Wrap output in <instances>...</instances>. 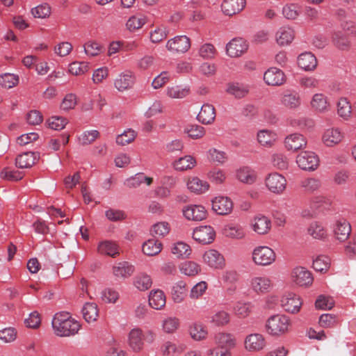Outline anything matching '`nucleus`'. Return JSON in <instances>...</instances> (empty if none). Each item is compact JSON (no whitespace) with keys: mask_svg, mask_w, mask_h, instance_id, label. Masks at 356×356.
Segmentation results:
<instances>
[{"mask_svg":"<svg viewBox=\"0 0 356 356\" xmlns=\"http://www.w3.org/2000/svg\"><path fill=\"white\" fill-rule=\"evenodd\" d=\"M51 323L54 333L61 337L74 336L81 328L79 323L68 312L56 313Z\"/></svg>","mask_w":356,"mask_h":356,"instance_id":"nucleus-1","label":"nucleus"},{"mask_svg":"<svg viewBox=\"0 0 356 356\" xmlns=\"http://www.w3.org/2000/svg\"><path fill=\"white\" fill-rule=\"evenodd\" d=\"M252 261L259 266H267L273 264L276 260L275 251L266 245H258L252 252Z\"/></svg>","mask_w":356,"mask_h":356,"instance_id":"nucleus-2","label":"nucleus"},{"mask_svg":"<svg viewBox=\"0 0 356 356\" xmlns=\"http://www.w3.org/2000/svg\"><path fill=\"white\" fill-rule=\"evenodd\" d=\"M290 325L289 318L282 314L271 316L266 322V330L271 335H280L289 330Z\"/></svg>","mask_w":356,"mask_h":356,"instance_id":"nucleus-3","label":"nucleus"},{"mask_svg":"<svg viewBox=\"0 0 356 356\" xmlns=\"http://www.w3.org/2000/svg\"><path fill=\"white\" fill-rule=\"evenodd\" d=\"M286 178L278 172L270 173L265 178V186L274 194L283 193L286 188Z\"/></svg>","mask_w":356,"mask_h":356,"instance_id":"nucleus-4","label":"nucleus"},{"mask_svg":"<svg viewBox=\"0 0 356 356\" xmlns=\"http://www.w3.org/2000/svg\"><path fill=\"white\" fill-rule=\"evenodd\" d=\"M296 163L303 170L314 171L319 165V159L314 152L304 151L297 156Z\"/></svg>","mask_w":356,"mask_h":356,"instance_id":"nucleus-5","label":"nucleus"},{"mask_svg":"<svg viewBox=\"0 0 356 356\" xmlns=\"http://www.w3.org/2000/svg\"><path fill=\"white\" fill-rule=\"evenodd\" d=\"M165 47L172 54H184L191 47V40L186 35H177L168 40Z\"/></svg>","mask_w":356,"mask_h":356,"instance_id":"nucleus-6","label":"nucleus"},{"mask_svg":"<svg viewBox=\"0 0 356 356\" xmlns=\"http://www.w3.org/2000/svg\"><path fill=\"white\" fill-rule=\"evenodd\" d=\"M251 289L258 295L266 294L273 288L272 280L266 275L252 277L250 280Z\"/></svg>","mask_w":356,"mask_h":356,"instance_id":"nucleus-7","label":"nucleus"},{"mask_svg":"<svg viewBox=\"0 0 356 356\" xmlns=\"http://www.w3.org/2000/svg\"><path fill=\"white\" fill-rule=\"evenodd\" d=\"M212 210L218 215H229L233 209V202L225 196H217L211 201Z\"/></svg>","mask_w":356,"mask_h":356,"instance_id":"nucleus-8","label":"nucleus"},{"mask_svg":"<svg viewBox=\"0 0 356 356\" xmlns=\"http://www.w3.org/2000/svg\"><path fill=\"white\" fill-rule=\"evenodd\" d=\"M302 302L300 297L294 293H286L281 298V306L284 310L289 313L299 312Z\"/></svg>","mask_w":356,"mask_h":356,"instance_id":"nucleus-9","label":"nucleus"},{"mask_svg":"<svg viewBox=\"0 0 356 356\" xmlns=\"http://www.w3.org/2000/svg\"><path fill=\"white\" fill-rule=\"evenodd\" d=\"M216 232L211 226H200L194 229L193 238L200 243L209 244L213 242Z\"/></svg>","mask_w":356,"mask_h":356,"instance_id":"nucleus-10","label":"nucleus"},{"mask_svg":"<svg viewBox=\"0 0 356 356\" xmlns=\"http://www.w3.org/2000/svg\"><path fill=\"white\" fill-rule=\"evenodd\" d=\"M184 216L188 220L201 221L207 217V210L202 205L191 204L183 208Z\"/></svg>","mask_w":356,"mask_h":356,"instance_id":"nucleus-11","label":"nucleus"},{"mask_svg":"<svg viewBox=\"0 0 356 356\" xmlns=\"http://www.w3.org/2000/svg\"><path fill=\"white\" fill-rule=\"evenodd\" d=\"M245 348L250 352H257L266 346L264 337L259 333L248 334L244 341Z\"/></svg>","mask_w":356,"mask_h":356,"instance_id":"nucleus-12","label":"nucleus"},{"mask_svg":"<svg viewBox=\"0 0 356 356\" xmlns=\"http://www.w3.org/2000/svg\"><path fill=\"white\" fill-rule=\"evenodd\" d=\"M264 80L268 86H281L286 81L284 72L276 67H270L264 74Z\"/></svg>","mask_w":356,"mask_h":356,"instance_id":"nucleus-13","label":"nucleus"},{"mask_svg":"<svg viewBox=\"0 0 356 356\" xmlns=\"http://www.w3.org/2000/svg\"><path fill=\"white\" fill-rule=\"evenodd\" d=\"M248 49V44L243 38H234L226 46L227 54L230 57L241 56Z\"/></svg>","mask_w":356,"mask_h":356,"instance_id":"nucleus-14","label":"nucleus"},{"mask_svg":"<svg viewBox=\"0 0 356 356\" xmlns=\"http://www.w3.org/2000/svg\"><path fill=\"white\" fill-rule=\"evenodd\" d=\"M203 261L209 267L215 269L222 268L225 265L223 256L218 251L213 249L204 252Z\"/></svg>","mask_w":356,"mask_h":356,"instance_id":"nucleus-15","label":"nucleus"},{"mask_svg":"<svg viewBox=\"0 0 356 356\" xmlns=\"http://www.w3.org/2000/svg\"><path fill=\"white\" fill-rule=\"evenodd\" d=\"M128 345L136 353L140 352L144 346L143 334L141 329L135 327L128 334Z\"/></svg>","mask_w":356,"mask_h":356,"instance_id":"nucleus-16","label":"nucleus"},{"mask_svg":"<svg viewBox=\"0 0 356 356\" xmlns=\"http://www.w3.org/2000/svg\"><path fill=\"white\" fill-rule=\"evenodd\" d=\"M251 227L257 234L264 235L270 231L271 221L267 216L258 215L252 219Z\"/></svg>","mask_w":356,"mask_h":356,"instance_id":"nucleus-17","label":"nucleus"},{"mask_svg":"<svg viewBox=\"0 0 356 356\" xmlns=\"http://www.w3.org/2000/svg\"><path fill=\"white\" fill-rule=\"evenodd\" d=\"M310 106L314 111L320 113L327 112L330 108L328 98L323 93H315L312 97Z\"/></svg>","mask_w":356,"mask_h":356,"instance_id":"nucleus-18","label":"nucleus"},{"mask_svg":"<svg viewBox=\"0 0 356 356\" xmlns=\"http://www.w3.org/2000/svg\"><path fill=\"white\" fill-rule=\"evenodd\" d=\"M343 134L339 128L327 129L322 136V141L327 147H333L339 144L343 138Z\"/></svg>","mask_w":356,"mask_h":356,"instance_id":"nucleus-19","label":"nucleus"},{"mask_svg":"<svg viewBox=\"0 0 356 356\" xmlns=\"http://www.w3.org/2000/svg\"><path fill=\"white\" fill-rule=\"evenodd\" d=\"M293 281L300 286H308L313 282L312 273L306 268L299 266L293 269Z\"/></svg>","mask_w":356,"mask_h":356,"instance_id":"nucleus-20","label":"nucleus"},{"mask_svg":"<svg viewBox=\"0 0 356 356\" xmlns=\"http://www.w3.org/2000/svg\"><path fill=\"white\" fill-rule=\"evenodd\" d=\"M245 4V0H224L221 4V9L225 15L232 16L241 12Z\"/></svg>","mask_w":356,"mask_h":356,"instance_id":"nucleus-21","label":"nucleus"},{"mask_svg":"<svg viewBox=\"0 0 356 356\" xmlns=\"http://www.w3.org/2000/svg\"><path fill=\"white\" fill-rule=\"evenodd\" d=\"M333 232L335 238L338 241L343 242L348 239L351 232L350 224L345 219L339 220L334 226Z\"/></svg>","mask_w":356,"mask_h":356,"instance_id":"nucleus-22","label":"nucleus"},{"mask_svg":"<svg viewBox=\"0 0 356 356\" xmlns=\"http://www.w3.org/2000/svg\"><path fill=\"white\" fill-rule=\"evenodd\" d=\"M295 38L294 30L288 26L280 27L275 35V40L280 46H286L292 42Z\"/></svg>","mask_w":356,"mask_h":356,"instance_id":"nucleus-23","label":"nucleus"},{"mask_svg":"<svg viewBox=\"0 0 356 356\" xmlns=\"http://www.w3.org/2000/svg\"><path fill=\"white\" fill-rule=\"evenodd\" d=\"M284 143L287 149L296 151L305 147L307 145V141L302 135L292 134L285 138Z\"/></svg>","mask_w":356,"mask_h":356,"instance_id":"nucleus-24","label":"nucleus"},{"mask_svg":"<svg viewBox=\"0 0 356 356\" xmlns=\"http://www.w3.org/2000/svg\"><path fill=\"white\" fill-rule=\"evenodd\" d=\"M216 118L214 107L209 104L202 105L197 118L200 122L204 124H211Z\"/></svg>","mask_w":356,"mask_h":356,"instance_id":"nucleus-25","label":"nucleus"},{"mask_svg":"<svg viewBox=\"0 0 356 356\" xmlns=\"http://www.w3.org/2000/svg\"><path fill=\"white\" fill-rule=\"evenodd\" d=\"M134 83V77L129 71H125L119 74L115 80V86L119 91L131 88Z\"/></svg>","mask_w":356,"mask_h":356,"instance_id":"nucleus-26","label":"nucleus"},{"mask_svg":"<svg viewBox=\"0 0 356 356\" xmlns=\"http://www.w3.org/2000/svg\"><path fill=\"white\" fill-rule=\"evenodd\" d=\"M298 65L301 69L305 71H311L316 68L317 60L313 54L305 52L298 57Z\"/></svg>","mask_w":356,"mask_h":356,"instance_id":"nucleus-27","label":"nucleus"},{"mask_svg":"<svg viewBox=\"0 0 356 356\" xmlns=\"http://www.w3.org/2000/svg\"><path fill=\"white\" fill-rule=\"evenodd\" d=\"M134 272V267L127 261H121L113 266V274L116 277L125 279Z\"/></svg>","mask_w":356,"mask_h":356,"instance_id":"nucleus-28","label":"nucleus"},{"mask_svg":"<svg viewBox=\"0 0 356 356\" xmlns=\"http://www.w3.org/2000/svg\"><path fill=\"white\" fill-rule=\"evenodd\" d=\"M215 343L219 347L225 348L227 350L232 348L236 345V339L230 333L218 332L214 336Z\"/></svg>","mask_w":356,"mask_h":356,"instance_id":"nucleus-29","label":"nucleus"},{"mask_svg":"<svg viewBox=\"0 0 356 356\" xmlns=\"http://www.w3.org/2000/svg\"><path fill=\"white\" fill-rule=\"evenodd\" d=\"M352 106L346 97H341L337 103V113L343 120H348L352 116Z\"/></svg>","mask_w":356,"mask_h":356,"instance_id":"nucleus-30","label":"nucleus"},{"mask_svg":"<svg viewBox=\"0 0 356 356\" xmlns=\"http://www.w3.org/2000/svg\"><path fill=\"white\" fill-rule=\"evenodd\" d=\"M35 152H26L18 155L15 159L16 165L19 168H28L31 167L38 159Z\"/></svg>","mask_w":356,"mask_h":356,"instance_id":"nucleus-31","label":"nucleus"},{"mask_svg":"<svg viewBox=\"0 0 356 356\" xmlns=\"http://www.w3.org/2000/svg\"><path fill=\"white\" fill-rule=\"evenodd\" d=\"M187 187L190 191L200 194L208 191L209 185L206 181L202 180L197 177H193L188 179Z\"/></svg>","mask_w":356,"mask_h":356,"instance_id":"nucleus-32","label":"nucleus"},{"mask_svg":"<svg viewBox=\"0 0 356 356\" xmlns=\"http://www.w3.org/2000/svg\"><path fill=\"white\" fill-rule=\"evenodd\" d=\"M149 305L153 309H161L165 305V296L161 290L151 291L149 296Z\"/></svg>","mask_w":356,"mask_h":356,"instance_id":"nucleus-33","label":"nucleus"},{"mask_svg":"<svg viewBox=\"0 0 356 356\" xmlns=\"http://www.w3.org/2000/svg\"><path fill=\"white\" fill-rule=\"evenodd\" d=\"M276 138V134L268 129H262L257 133V140L261 145L264 147H271L275 143Z\"/></svg>","mask_w":356,"mask_h":356,"instance_id":"nucleus-34","label":"nucleus"},{"mask_svg":"<svg viewBox=\"0 0 356 356\" xmlns=\"http://www.w3.org/2000/svg\"><path fill=\"white\" fill-rule=\"evenodd\" d=\"M222 232L227 237L235 239H241L245 236L243 228L239 225H227L224 227Z\"/></svg>","mask_w":356,"mask_h":356,"instance_id":"nucleus-35","label":"nucleus"},{"mask_svg":"<svg viewBox=\"0 0 356 356\" xmlns=\"http://www.w3.org/2000/svg\"><path fill=\"white\" fill-rule=\"evenodd\" d=\"M256 173L248 167L240 168L236 171V178L241 182L252 184L256 180Z\"/></svg>","mask_w":356,"mask_h":356,"instance_id":"nucleus-36","label":"nucleus"},{"mask_svg":"<svg viewBox=\"0 0 356 356\" xmlns=\"http://www.w3.org/2000/svg\"><path fill=\"white\" fill-rule=\"evenodd\" d=\"M162 250L161 242L151 238L145 241L143 245V252L148 256H154L161 252Z\"/></svg>","mask_w":356,"mask_h":356,"instance_id":"nucleus-37","label":"nucleus"},{"mask_svg":"<svg viewBox=\"0 0 356 356\" xmlns=\"http://www.w3.org/2000/svg\"><path fill=\"white\" fill-rule=\"evenodd\" d=\"M189 334L195 341H202L207 339L208 330L205 326L200 323H193L189 327Z\"/></svg>","mask_w":356,"mask_h":356,"instance_id":"nucleus-38","label":"nucleus"},{"mask_svg":"<svg viewBox=\"0 0 356 356\" xmlns=\"http://www.w3.org/2000/svg\"><path fill=\"white\" fill-rule=\"evenodd\" d=\"M282 104L290 109H296L301 104L300 95L296 92H290L284 94L282 97Z\"/></svg>","mask_w":356,"mask_h":356,"instance_id":"nucleus-39","label":"nucleus"},{"mask_svg":"<svg viewBox=\"0 0 356 356\" xmlns=\"http://www.w3.org/2000/svg\"><path fill=\"white\" fill-rule=\"evenodd\" d=\"M230 322V314L225 310H219L210 317V323L217 327H223Z\"/></svg>","mask_w":356,"mask_h":356,"instance_id":"nucleus-40","label":"nucleus"},{"mask_svg":"<svg viewBox=\"0 0 356 356\" xmlns=\"http://www.w3.org/2000/svg\"><path fill=\"white\" fill-rule=\"evenodd\" d=\"M171 252L177 258L186 259L191 255V249L188 244L180 241L173 245Z\"/></svg>","mask_w":356,"mask_h":356,"instance_id":"nucleus-41","label":"nucleus"},{"mask_svg":"<svg viewBox=\"0 0 356 356\" xmlns=\"http://www.w3.org/2000/svg\"><path fill=\"white\" fill-rule=\"evenodd\" d=\"M195 159L191 156H185L176 160L173 163V167L176 170L184 171L193 168L195 165Z\"/></svg>","mask_w":356,"mask_h":356,"instance_id":"nucleus-42","label":"nucleus"},{"mask_svg":"<svg viewBox=\"0 0 356 356\" xmlns=\"http://www.w3.org/2000/svg\"><path fill=\"white\" fill-rule=\"evenodd\" d=\"M180 272L189 277H193L197 275L200 270V266L192 261H187L181 263L179 266Z\"/></svg>","mask_w":356,"mask_h":356,"instance_id":"nucleus-43","label":"nucleus"},{"mask_svg":"<svg viewBox=\"0 0 356 356\" xmlns=\"http://www.w3.org/2000/svg\"><path fill=\"white\" fill-rule=\"evenodd\" d=\"M82 313L86 321L88 323L94 322L98 316L97 305L95 303L87 302L82 309Z\"/></svg>","mask_w":356,"mask_h":356,"instance_id":"nucleus-44","label":"nucleus"},{"mask_svg":"<svg viewBox=\"0 0 356 356\" xmlns=\"http://www.w3.org/2000/svg\"><path fill=\"white\" fill-rule=\"evenodd\" d=\"M174 302L179 303L183 301L186 295V284L183 281L175 283L171 291Z\"/></svg>","mask_w":356,"mask_h":356,"instance_id":"nucleus-45","label":"nucleus"},{"mask_svg":"<svg viewBox=\"0 0 356 356\" xmlns=\"http://www.w3.org/2000/svg\"><path fill=\"white\" fill-rule=\"evenodd\" d=\"M252 311V304L250 302L238 301L233 307V312L239 318L248 317Z\"/></svg>","mask_w":356,"mask_h":356,"instance_id":"nucleus-46","label":"nucleus"},{"mask_svg":"<svg viewBox=\"0 0 356 356\" xmlns=\"http://www.w3.org/2000/svg\"><path fill=\"white\" fill-rule=\"evenodd\" d=\"M308 233L315 239L323 240L326 238L327 231L323 225L318 222L311 223L308 228Z\"/></svg>","mask_w":356,"mask_h":356,"instance_id":"nucleus-47","label":"nucleus"},{"mask_svg":"<svg viewBox=\"0 0 356 356\" xmlns=\"http://www.w3.org/2000/svg\"><path fill=\"white\" fill-rule=\"evenodd\" d=\"M332 39L334 44L339 49L345 50L350 46V40L348 36L339 31L333 33Z\"/></svg>","mask_w":356,"mask_h":356,"instance_id":"nucleus-48","label":"nucleus"},{"mask_svg":"<svg viewBox=\"0 0 356 356\" xmlns=\"http://www.w3.org/2000/svg\"><path fill=\"white\" fill-rule=\"evenodd\" d=\"M137 133L132 129H127L116 137L115 142L118 145L124 146L132 143L136 138Z\"/></svg>","mask_w":356,"mask_h":356,"instance_id":"nucleus-49","label":"nucleus"},{"mask_svg":"<svg viewBox=\"0 0 356 356\" xmlns=\"http://www.w3.org/2000/svg\"><path fill=\"white\" fill-rule=\"evenodd\" d=\"M134 284L139 291H144L151 287L152 281L149 275L141 273L135 277Z\"/></svg>","mask_w":356,"mask_h":356,"instance_id":"nucleus-50","label":"nucleus"},{"mask_svg":"<svg viewBox=\"0 0 356 356\" xmlns=\"http://www.w3.org/2000/svg\"><path fill=\"white\" fill-rule=\"evenodd\" d=\"M227 91L236 98H242L248 93L249 88L243 84L235 83L229 85Z\"/></svg>","mask_w":356,"mask_h":356,"instance_id":"nucleus-51","label":"nucleus"},{"mask_svg":"<svg viewBox=\"0 0 356 356\" xmlns=\"http://www.w3.org/2000/svg\"><path fill=\"white\" fill-rule=\"evenodd\" d=\"M145 22L146 17L143 15L138 14L130 17L126 25L129 31H133L140 29Z\"/></svg>","mask_w":356,"mask_h":356,"instance_id":"nucleus-52","label":"nucleus"},{"mask_svg":"<svg viewBox=\"0 0 356 356\" xmlns=\"http://www.w3.org/2000/svg\"><path fill=\"white\" fill-rule=\"evenodd\" d=\"M170 230V227L167 222H159L152 226L151 232L154 236L164 237Z\"/></svg>","mask_w":356,"mask_h":356,"instance_id":"nucleus-53","label":"nucleus"},{"mask_svg":"<svg viewBox=\"0 0 356 356\" xmlns=\"http://www.w3.org/2000/svg\"><path fill=\"white\" fill-rule=\"evenodd\" d=\"M179 320L173 316L165 318L162 322L163 330L166 333H173L179 327Z\"/></svg>","mask_w":356,"mask_h":356,"instance_id":"nucleus-54","label":"nucleus"},{"mask_svg":"<svg viewBox=\"0 0 356 356\" xmlns=\"http://www.w3.org/2000/svg\"><path fill=\"white\" fill-rule=\"evenodd\" d=\"M19 82L18 76L14 74L6 73L0 76V85L5 88H11Z\"/></svg>","mask_w":356,"mask_h":356,"instance_id":"nucleus-55","label":"nucleus"},{"mask_svg":"<svg viewBox=\"0 0 356 356\" xmlns=\"http://www.w3.org/2000/svg\"><path fill=\"white\" fill-rule=\"evenodd\" d=\"M89 70V65L86 62H73L69 65L68 71L75 76L83 74Z\"/></svg>","mask_w":356,"mask_h":356,"instance_id":"nucleus-56","label":"nucleus"},{"mask_svg":"<svg viewBox=\"0 0 356 356\" xmlns=\"http://www.w3.org/2000/svg\"><path fill=\"white\" fill-rule=\"evenodd\" d=\"M84 51L86 54L90 57L99 55L103 51V47L95 41H88L84 46Z\"/></svg>","mask_w":356,"mask_h":356,"instance_id":"nucleus-57","label":"nucleus"},{"mask_svg":"<svg viewBox=\"0 0 356 356\" xmlns=\"http://www.w3.org/2000/svg\"><path fill=\"white\" fill-rule=\"evenodd\" d=\"M207 157L211 161L218 163H223L227 160L226 153L216 148L209 149Z\"/></svg>","mask_w":356,"mask_h":356,"instance_id":"nucleus-58","label":"nucleus"},{"mask_svg":"<svg viewBox=\"0 0 356 356\" xmlns=\"http://www.w3.org/2000/svg\"><path fill=\"white\" fill-rule=\"evenodd\" d=\"M189 92L188 88H181L179 86L168 87L166 90L167 95L170 98H183L186 97Z\"/></svg>","mask_w":356,"mask_h":356,"instance_id":"nucleus-59","label":"nucleus"},{"mask_svg":"<svg viewBox=\"0 0 356 356\" xmlns=\"http://www.w3.org/2000/svg\"><path fill=\"white\" fill-rule=\"evenodd\" d=\"M67 123L66 118L58 116H52L48 119L47 124L48 127L54 130H62Z\"/></svg>","mask_w":356,"mask_h":356,"instance_id":"nucleus-60","label":"nucleus"},{"mask_svg":"<svg viewBox=\"0 0 356 356\" xmlns=\"http://www.w3.org/2000/svg\"><path fill=\"white\" fill-rule=\"evenodd\" d=\"M99 135V133L97 130L86 131L79 137V141L81 145H87L94 142Z\"/></svg>","mask_w":356,"mask_h":356,"instance_id":"nucleus-61","label":"nucleus"},{"mask_svg":"<svg viewBox=\"0 0 356 356\" xmlns=\"http://www.w3.org/2000/svg\"><path fill=\"white\" fill-rule=\"evenodd\" d=\"M34 17L46 18L51 14V8L47 3L39 5L31 10Z\"/></svg>","mask_w":356,"mask_h":356,"instance_id":"nucleus-62","label":"nucleus"},{"mask_svg":"<svg viewBox=\"0 0 356 356\" xmlns=\"http://www.w3.org/2000/svg\"><path fill=\"white\" fill-rule=\"evenodd\" d=\"M216 53V48L210 43L202 44L199 49V55L204 59H211L214 58Z\"/></svg>","mask_w":356,"mask_h":356,"instance_id":"nucleus-63","label":"nucleus"},{"mask_svg":"<svg viewBox=\"0 0 356 356\" xmlns=\"http://www.w3.org/2000/svg\"><path fill=\"white\" fill-rule=\"evenodd\" d=\"M209 179L216 184H222L226 179V175L224 170L218 168H214L209 172L208 173Z\"/></svg>","mask_w":356,"mask_h":356,"instance_id":"nucleus-64","label":"nucleus"}]
</instances>
